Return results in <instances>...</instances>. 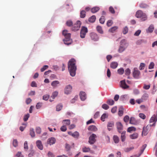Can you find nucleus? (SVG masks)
I'll use <instances>...</instances> for the list:
<instances>
[{
	"label": "nucleus",
	"instance_id": "f257e3e1",
	"mask_svg": "<svg viewBox=\"0 0 157 157\" xmlns=\"http://www.w3.org/2000/svg\"><path fill=\"white\" fill-rule=\"evenodd\" d=\"M76 61L74 59H71L68 62V67L70 75L74 76L76 74V66L75 65Z\"/></svg>",
	"mask_w": 157,
	"mask_h": 157
},
{
	"label": "nucleus",
	"instance_id": "f03ea898",
	"mask_svg": "<svg viewBox=\"0 0 157 157\" xmlns=\"http://www.w3.org/2000/svg\"><path fill=\"white\" fill-rule=\"evenodd\" d=\"M136 16L138 18H141L142 21L146 20L147 18L146 14L141 10H138L136 12Z\"/></svg>",
	"mask_w": 157,
	"mask_h": 157
},
{
	"label": "nucleus",
	"instance_id": "7ed1b4c3",
	"mask_svg": "<svg viewBox=\"0 0 157 157\" xmlns=\"http://www.w3.org/2000/svg\"><path fill=\"white\" fill-rule=\"evenodd\" d=\"M121 44L118 51L119 53H121L125 50L127 46V44L126 42V40H122L121 41Z\"/></svg>",
	"mask_w": 157,
	"mask_h": 157
},
{
	"label": "nucleus",
	"instance_id": "20e7f679",
	"mask_svg": "<svg viewBox=\"0 0 157 157\" xmlns=\"http://www.w3.org/2000/svg\"><path fill=\"white\" fill-rule=\"evenodd\" d=\"M71 34L69 33L64 36L65 38L63 40L65 44L69 45L71 44L72 40L71 38Z\"/></svg>",
	"mask_w": 157,
	"mask_h": 157
},
{
	"label": "nucleus",
	"instance_id": "39448f33",
	"mask_svg": "<svg viewBox=\"0 0 157 157\" xmlns=\"http://www.w3.org/2000/svg\"><path fill=\"white\" fill-rule=\"evenodd\" d=\"M88 32V29L85 26H82L80 32V37L82 38H84L85 37L86 34Z\"/></svg>",
	"mask_w": 157,
	"mask_h": 157
},
{
	"label": "nucleus",
	"instance_id": "423d86ee",
	"mask_svg": "<svg viewBox=\"0 0 157 157\" xmlns=\"http://www.w3.org/2000/svg\"><path fill=\"white\" fill-rule=\"evenodd\" d=\"M81 25V22L80 21H77L76 23L73 25L71 30L74 31H77L79 29Z\"/></svg>",
	"mask_w": 157,
	"mask_h": 157
},
{
	"label": "nucleus",
	"instance_id": "0eeeda50",
	"mask_svg": "<svg viewBox=\"0 0 157 157\" xmlns=\"http://www.w3.org/2000/svg\"><path fill=\"white\" fill-rule=\"evenodd\" d=\"M116 125L117 131L119 133H121L123 129V126L121 122H118L116 123Z\"/></svg>",
	"mask_w": 157,
	"mask_h": 157
},
{
	"label": "nucleus",
	"instance_id": "6e6552de",
	"mask_svg": "<svg viewBox=\"0 0 157 157\" xmlns=\"http://www.w3.org/2000/svg\"><path fill=\"white\" fill-rule=\"evenodd\" d=\"M140 71L134 69V71L133 72V77L136 79H138L140 78Z\"/></svg>",
	"mask_w": 157,
	"mask_h": 157
},
{
	"label": "nucleus",
	"instance_id": "1a4fd4ad",
	"mask_svg": "<svg viewBox=\"0 0 157 157\" xmlns=\"http://www.w3.org/2000/svg\"><path fill=\"white\" fill-rule=\"evenodd\" d=\"M72 87L70 85L67 86L64 89V93L65 94H68L71 91Z\"/></svg>",
	"mask_w": 157,
	"mask_h": 157
},
{
	"label": "nucleus",
	"instance_id": "9d476101",
	"mask_svg": "<svg viewBox=\"0 0 157 157\" xmlns=\"http://www.w3.org/2000/svg\"><path fill=\"white\" fill-rule=\"evenodd\" d=\"M96 137V135L94 134H92L91 135L89 138V142L90 144H93L95 141V138Z\"/></svg>",
	"mask_w": 157,
	"mask_h": 157
},
{
	"label": "nucleus",
	"instance_id": "9b49d317",
	"mask_svg": "<svg viewBox=\"0 0 157 157\" xmlns=\"http://www.w3.org/2000/svg\"><path fill=\"white\" fill-rule=\"evenodd\" d=\"M80 98L81 100L84 101L86 98V94L84 92L82 91L79 94Z\"/></svg>",
	"mask_w": 157,
	"mask_h": 157
},
{
	"label": "nucleus",
	"instance_id": "f8f14e48",
	"mask_svg": "<svg viewBox=\"0 0 157 157\" xmlns=\"http://www.w3.org/2000/svg\"><path fill=\"white\" fill-rule=\"evenodd\" d=\"M121 86L124 89H126L129 87V86L126 84L125 80L121 81Z\"/></svg>",
	"mask_w": 157,
	"mask_h": 157
},
{
	"label": "nucleus",
	"instance_id": "ddd939ff",
	"mask_svg": "<svg viewBox=\"0 0 157 157\" xmlns=\"http://www.w3.org/2000/svg\"><path fill=\"white\" fill-rule=\"evenodd\" d=\"M90 37L91 39L94 41L97 40L98 39L97 34L94 33H92L91 34Z\"/></svg>",
	"mask_w": 157,
	"mask_h": 157
},
{
	"label": "nucleus",
	"instance_id": "4468645a",
	"mask_svg": "<svg viewBox=\"0 0 157 157\" xmlns=\"http://www.w3.org/2000/svg\"><path fill=\"white\" fill-rule=\"evenodd\" d=\"M114 125V122L113 121H110L108 122L107 127L109 131L111 130V128H112L113 127Z\"/></svg>",
	"mask_w": 157,
	"mask_h": 157
},
{
	"label": "nucleus",
	"instance_id": "2eb2a0df",
	"mask_svg": "<svg viewBox=\"0 0 157 157\" xmlns=\"http://www.w3.org/2000/svg\"><path fill=\"white\" fill-rule=\"evenodd\" d=\"M56 139L53 137H51L48 139V143L50 145L53 144L55 143Z\"/></svg>",
	"mask_w": 157,
	"mask_h": 157
},
{
	"label": "nucleus",
	"instance_id": "dca6fc26",
	"mask_svg": "<svg viewBox=\"0 0 157 157\" xmlns=\"http://www.w3.org/2000/svg\"><path fill=\"white\" fill-rule=\"evenodd\" d=\"M37 146L40 150H42L43 149V146L42 143L40 140H37L36 142Z\"/></svg>",
	"mask_w": 157,
	"mask_h": 157
},
{
	"label": "nucleus",
	"instance_id": "f3484780",
	"mask_svg": "<svg viewBox=\"0 0 157 157\" xmlns=\"http://www.w3.org/2000/svg\"><path fill=\"white\" fill-rule=\"evenodd\" d=\"M125 133V131H123V132H121V140L123 142L125 141L126 139Z\"/></svg>",
	"mask_w": 157,
	"mask_h": 157
},
{
	"label": "nucleus",
	"instance_id": "a211bd4d",
	"mask_svg": "<svg viewBox=\"0 0 157 157\" xmlns=\"http://www.w3.org/2000/svg\"><path fill=\"white\" fill-rule=\"evenodd\" d=\"M118 66V63L116 62H112L110 64V67L113 69L116 68Z\"/></svg>",
	"mask_w": 157,
	"mask_h": 157
},
{
	"label": "nucleus",
	"instance_id": "6ab92c4d",
	"mask_svg": "<svg viewBox=\"0 0 157 157\" xmlns=\"http://www.w3.org/2000/svg\"><path fill=\"white\" fill-rule=\"evenodd\" d=\"M129 123L132 124H136L137 123V121L134 117H132L130 118Z\"/></svg>",
	"mask_w": 157,
	"mask_h": 157
},
{
	"label": "nucleus",
	"instance_id": "aec40b11",
	"mask_svg": "<svg viewBox=\"0 0 157 157\" xmlns=\"http://www.w3.org/2000/svg\"><path fill=\"white\" fill-rule=\"evenodd\" d=\"M89 131H95L97 130V128L94 125H90L88 128Z\"/></svg>",
	"mask_w": 157,
	"mask_h": 157
},
{
	"label": "nucleus",
	"instance_id": "412c9836",
	"mask_svg": "<svg viewBox=\"0 0 157 157\" xmlns=\"http://www.w3.org/2000/svg\"><path fill=\"white\" fill-rule=\"evenodd\" d=\"M58 92L56 91L54 92L52 94V95L51 97V98H52V99H51V98L50 99V101L51 102L53 101V99L55 98L57 96L58 94Z\"/></svg>",
	"mask_w": 157,
	"mask_h": 157
},
{
	"label": "nucleus",
	"instance_id": "4be33fe9",
	"mask_svg": "<svg viewBox=\"0 0 157 157\" xmlns=\"http://www.w3.org/2000/svg\"><path fill=\"white\" fill-rule=\"evenodd\" d=\"M108 117V114L107 113H104L101 116V120L102 121H105V119L107 118Z\"/></svg>",
	"mask_w": 157,
	"mask_h": 157
},
{
	"label": "nucleus",
	"instance_id": "5701e85b",
	"mask_svg": "<svg viewBox=\"0 0 157 157\" xmlns=\"http://www.w3.org/2000/svg\"><path fill=\"white\" fill-rule=\"evenodd\" d=\"M59 84V82L58 81L56 80L52 82L51 83V85L53 87H56Z\"/></svg>",
	"mask_w": 157,
	"mask_h": 157
},
{
	"label": "nucleus",
	"instance_id": "b1692460",
	"mask_svg": "<svg viewBox=\"0 0 157 157\" xmlns=\"http://www.w3.org/2000/svg\"><path fill=\"white\" fill-rule=\"evenodd\" d=\"M113 139L114 142L116 144H117L119 141V138L117 135H114L113 137Z\"/></svg>",
	"mask_w": 157,
	"mask_h": 157
},
{
	"label": "nucleus",
	"instance_id": "393cba45",
	"mask_svg": "<svg viewBox=\"0 0 157 157\" xmlns=\"http://www.w3.org/2000/svg\"><path fill=\"white\" fill-rule=\"evenodd\" d=\"M79 136V134L78 132L77 131H75L73 133L72 136L74 138L77 139L78 138Z\"/></svg>",
	"mask_w": 157,
	"mask_h": 157
},
{
	"label": "nucleus",
	"instance_id": "a878e982",
	"mask_svg": "<svg viewBox=\"0 0 157 157\" xmlns=\"http://www.w3.org/2000/svg\"><path fill=\"white\" fill-rule=\"evenodd\" d=\"M138 136V134L137 133H134L133 134L130 135V138L132 139L137 138Z\"/></svg>",
	"mask_w": 157,
	"mask_h": 157
},
{
	"label": "nucleus",
	"instance_id": "bb28decb",
	"mask_svg": "<svg viewBox=\"0 0 157 157\" xmlns=\"http://www.w3.org/2000/svg\"><path fill=\"white\" fill-rule=\"evenodd\" d=\"M96 20V17L95 16H92L88 19V21L91 23L94 22Z\"/></svg>",
	"mask_w": 157,
	"mask_h": 157
},
{
	"label": "nucleus",
	"instance_id": "cd10ccee",
	"mask_svg": "<svg viewBox=\"0 0 157 157\" xmlns=\"http://www.w3.org/2000/svg\"><path fill=\"white\" fill-rule=\"evenodd\" d=\"M86 12L84 10H82L81 11L80 13V17L81 18H84L86 15Z\"/></svg>",
	"mask_w": 157,
	"mask_h": 157
},
{
	"label": "nucleus",
	"instance_id": "c85d7f7f",
	"mask_svg": "<svg viewBox=\"0 0 157 157\" xmlns=\"http://www.w3.org/2000/svg\"><path fill=\"white\" fill-rule=\"evenodd\" d=\"M147 144H144L141 147V149L140 150V153L139 154V156H140L141 155V154L143 152Z\"/></svg>",
	"mask_w": 157,
	"mask_h": 157
},
{
	"label": "nucleus",
	"instance_id": "c756f323",
	"mask_svg": "<svg viewBox=\"0 0 157 157\" xmlns=\"http://www.w3.org/2000/svg\"><path fill=\"white\" fill-rule=\"evenodd\" d=\"M118 27L117 26H114L112 27L111 28L109 29V31L111 33H114L115 31L117 29Z\"/></svg>",
	"mask_w": 157,
	"mask_h": 157
},
{
	"label": "nucleus",
	"instance_id": "7c9ffc66",
	"mask_svg": "<svg viewBox=\"0 0 157 157\" xmlns=\"http://www.w3.org/2000/svg\"><path fill=\"white\" fill-rule=\"evenodd\" d=\"M63 122L66 125H69L70 124V120L69 119L64 120Z\"/></svg>",
	"mask_w": 157,
	"mask_h": 157
},
{
	"label": "nucleus",
	"instance_id": "2f4dec72",
	"mask_svg": "<svg viewBox=\"0 0 157 157\" xmlns=\"http://www.w3.org/2000/svg\"><path fill=\"white\" fill-rule=\"evenodd\" d=\"M30 134L32 137H34L35 136V132L34 129L33 128L30 129Z\"/></svg>",
	"mask_w": 157,
	"mask_h": 157
},
{
	"label": "nucleus",
	"instance_id": "473e14b6",
	"mask_svg": "<svg viewBox=\"0 0 157 157\" xmlns=\"http://www.w3.org/2000/svg\"><path fill=\"white\" fill-rule=\"evenodd\" d=\"M136 128L133 127H131L128 128L127 129V132H131L132 131H135Z\"/></svg>",
	"mask_w": 157,
	"mask_h": 157
},
{
	"label": "nucleus",
	"instance_id": "72a5a7b5",
	"mask_svg": "<svg viewBox=\"0 0 157 157\" xmlns=\"http://www.w3.org/2000/svg\"><path fill=\"white\" fill-rule=\"evenodd\" d=\"M105 20V17L104 16H101L99 19L100 22L103 24L104 23Z\"/></svg>",
	"mask_w": 157,
	"mask_h": 157
},
{
	"label": "nucleus",
	"instance_id": "f704fd0d",
	"mask_svg": "<svg viewBox=\"0 0 157 157\" xmlns=\"http://www.w3.org/2000/svg\"><path fill=\"white\" fill-rule=\"evenodd\" d=\"M107 103L110 105H113L114 104V101L113 100L109 99L107 101Z\"/></svg>",
	"mask_w": 157,
	"mask_h": 157
},
{
	"label": "nucleus",
	"instance_id": "c9c22d12",
	"mask_svg": "<svg viewBox=\"0 0 157 157\" xmlns=\"http://www.w3.org/2000/svg\"><path fill=\"white\" fill-rule=\"evenodd\" d=\"M124 69L123 68H121L117 70V72L120 75H122L124 73Z\"/></svg>",
	"mask_w": 157,
	"mask_h": 157
},
{
	"label": "nucleus",
	"instance_id": "e433bc0d",
	"mask_svg": "<svg viewBox=\"0 0 157 157\" xmlns=\"http://www.w3.org/2000/svg\"><path fill=\"white\" fill-rule=\"evenodd\" d=\"M63 106L62 105L59 104L58 105L56 106V110L59 111L62 108Z\"/></svg>",
	"mask_w": 157,
	"mask_h": 157
},
{
	"label": "nucleus",
	"instance_id": "4c0bfd02",
	"mask_svg": "<svg viewBox=\"0 0 157 157\" xmlns=\"http://www.w3.org/2000/svg\"><path fill=\"white\" fill-rule=\"evenodd\" d=\"M82 151L84 152H88L90 151V149L89 147H84L82 148Z\"/></svg>",
	"mask_w": 157,
	"mask_h": 157
},
{
	"label": "nucleus",
	"instance_id": "58836bf2",
	"mask_svg": "<svg viewBox=\"0 0 157 157\" xmlns=\"http://www.w3.org/2000/svg\"><path fill=\"white\" fill-rule=\"evenodd\" d=\"M147 128H143V130L142 132V134L144 136H146L147 134Z\"/></svg>",
	"mask_w": 157,
	"mask_h": 157
},
{
	"label": "nucleus",
	"instance_id": "ea45409f",
	"mask_svg": "<svg viewBox=\"0 0 157 157\" xmlns=\"http://www.w3.org/2000/svg\"><path fill=\"white\" fill-rule=\"evenodd\" d=\"M128 31V28L127 26L124 27L123 30V33L124 34H126Z\"/></svg>",
	"mask_w": 157,
	"mask_h": 157
},
{
	"label": "nucleus",
	"instance_id": "a19ab883",
	"mask_svg": "<svg viewBox=\"0 0 157 157\" xmlns=\"http://www.w3.org/2000/svg\"><path fill=\"white\" fill-rule=\"evenodd\" d=\"M91 10L92 13H95L98 11V8L97 7H94L92 8Z\"/></svg>",
	"mask_w": 157,
	"mask_h": 157
},
{
	"label": "nucleus",
	"instance_id": "79ce46f5",
	"mask_svg": "<svg viewBox=\"0 0 157 157\" xmlns=\"http://www.w3.org/2000/svg\"><path fill=\"white\" fill-rule=\"evenodd\" d=\"M113 23V21H112L111 20H109L107 21L106 25L107 26L109 27L112 25Z\"/></svg>",
	"mask_w": 157,
	"mask_h": 157
},
{
	"label": "nucleus",
	"instance_id": "37998d69",
	"mask_svg": "<svg viewBox=\"0 0 157 157\" xmlns=\"http://www.w3.org/2000/svg\"><path fill=\"white\" fill-rule=\"evenodd\" d=\"M154 29V27L153 25H151L148 28V31L150 33H152Z\"/></svg>",
	"mask_w": 157,
	"mask_h": 157
},
{
	"label": "nucleus",
	"instance_id": "c03bdc74",
	"mask_svg": "<svg viewBox=\"0 0 157 157\" xmlns=\"http://www.w3.org/2000/svg\"><path fill=\"white\" fill-rule=\"evenodd\" d=\"M124 121L125 123H127L128 121L129 120V117L128 115L125 116L124 118Z\"/></svg>",
	"mask_w": 157,
	"mask_h": 157
},
{
	"label": "nucleus",
	"instance_id": "a18cd8bd",
	"mask_svg": "<svg viewBox=\"0 0 157 157\" xmlns=\"http://www.w3.org/2000/svg\"><path fill=\"white\" fill-rule=\"evenodd\" d=\"M102 108L105 110H107L109 109V107L107 105L105 104L102 105Z\"/></svg>",
	"mask_w": 157,
	"mask_h": 157
},
{
	"label": "nucleus",
	"instance_id": "49530a36",
	"mask_svg": "<svg viewBox=\"0 0 157 157\" xmlns=\"http://www.w3.org/2000/svg\"><path fill=\"white\" fill-rule=\"evenodd\" d=\"M131 71L129 68H127L125 70V74L127 75H129L130 74Z\"/></svg>",
	"mask_w": 157,
	"mask_h": 157
},
{
	"label": "nucleus",
	"instance_id": "de8ad7c7",
	"mask_svg": "<svg viewBox=\"0 0 157 157\" xmlns=\"http://www.w3.org/2000/svg\"><path fill=\"white\" fill-rule=\"evenodd\" d=\"M145 66L144 63H140L139 67V69L140 70H142L144 69V67Z\"/></svg>",
	"mask_w": 157,
	"mask_h": 157
},
{
	"label": "nucleus",
	"instance_id": "09e8293b",
	"mask_svg": "<svg viewBox=\"0 0 157 157\" xmlns=\"http://www.w3.org/2000/svg\"><path fill=\"white\" fill-rule=\"evenodd\" d=\"M24 149L27 151L28 149V145L27 142V141H25L24 144Z\"/></svg>",
	"mask_w": 157,
	"mask_h": 157
},
{
	"label": "nucleus",
	"instance_id": "8fccbe9b",
	"mask_svg": "<svg viewBox=\"0 0 157 157\" xmlns=\"http://www.w3.org/2000/svg\"><path fill=\"white\" fill-rule=\"evenodd\" d=\"M29 114H27L25 115L24 116V121H27L29 118Z\"/></svg>",
	"mask_w": 157,
	"mask_h": 157
},
{
	"label": "nucleus",
	"instance_id": "3c124183",
	"mask_svg": "<svg viewBox=\"0 0 157 157\" xmlns=\"http://www.w3.org/2000/svg\"><path fill=\"white\" fill-rule=\"evenodd\" d=\"M13 145L14 147H16L18 145V142L16 139H14L13 141Z\"/></svg>",
	"mask_w": 157,
	"mask_h": 157
},
{
	"label": "nucleus",
	"instance_id": "603ef678",
	"mask_svg": "<svg viewBox=\"0 0 157 157\" xmlns=\"http://www.w3.org/2000/svg\"><path fill=\"white\" fill-rule=\"evenodd\" d=\"M48 65H44L42 68L41 69L40 71L41 72H43L47 69H48Z\"/></svg>",
	"mask_w": 157,
	"mask_h": 157
},
{
	"label": "nucleus",
	"instance_id": "864d4df0",
	"mask_svg": "<svg viewBox=\"0 0 157 157\" xmlns=\"http://www.w3.org/2000/svg\"><path fill=\"white\" fill-rule=\"evenodd\" d=\"M66 24L67 26H71L72 25L73 23L71 21L68 20L67 21Z\"/></svg>",
	"mask_w": 157,
	"mask_h": 157
},
{
	"label": "nucleus",
	"instance_id": "5fc2aeb1",
	"mask_svg": "<svg viewBox=\"0 0 157 157\" xmlns=\"http://www.w3.org/2000/svg\"><path fill=\"white\" fill-rule=\"evenodd\" d=\"M154 65L155 64L153 62H151L148 68L149 69H152L153 68Z\"/></svg>",
	"mask_w": 157,
	"mask_h": 157
},
{
	"label": "nucleus",
	"instance_id": "6e6d98bb",
	"mask_svg": "<svg viewBox=\"0 0 157 157\" xmlns=\"http://www.w3.org/2000/svg\"><path fill=\"white\" fill-rule=\"evenodd\" d=\"M109 12L112 13L114 14L115 12L112 6H110L109 8Z\"/></svg>",
	"mask_w": 157,
	"mask_h": 157
},
{
	"label": "nucleus",
	"instance_id": "4d7b16f0",
	"mask_svg": "<svg viewBox=\"0 0 157 157\" xmlns=\"http://www.w3.org/2000/svg\"><path fill=\"white\" fill-rule=\"evenodd\" d=\"M60 130L63 132H65L66 131L67 128L65 125H63L60 128Z\"/></svg>",
	"mask_w": 157,
	"mask_h": 157
},
{
	"label": "nucleus",
	"instance_id": "13d9d810",
	"mask_svg": "<svg viewBox=\"0 0 157 157\" xmlns=\"http://www.w3.org/2000/svg\"><path fill=\"white\" fill-rule=\"evenodd\" d=\"M139 117L143 119H144L146 118V116L143 113H140L139 114Z\"/></svg>",
	"mask_w": 157,
	"mask_h": 157
},
{
	"label": "nucleus",
	"instance_id": "bf43d9fd",
	"mask_svg": "<svg viewBox=\"0 0 157 157\" xmlns=\"http://www.w3.org/2000/svg\"><path fill=\"white\" fill-rule=\"evenodd\" d=\"M41 132V129L40 128L37 127L36 129V132L37 133L40 134Z\"/></svg>",
	"mask_w": 157,
	"mask_h": 157
},
{
	"label": "nucleus",
	"instance_id": "052dcab7",
	"mask_svg": "<svg viewBox=\"0 0 157 157\" xmlns=\"http://www.w3.org/2000/svg\"><path fill=\"white\" fill-rule=\"evenodd\" d=\"M49 96L48 95H45L43 97V99L45 101L47 100L49 98Z\"/></svg>",
	"mask_w": 157,
	"mask_h": 157
},
{
	"label": "nucleus",
	"instance_id": "680f3d73",
	"mask_svg": "<svg viewBox=\"0 0 157 157\" xmlns=\"http://www.w3.org/2000/svg\"><path fill=\"white\" fill-rule=\"evenodd\" d=\"M42 103L40 102L38 103L36 106V108L37 109H40L42 106Z\"/></svg>",
	"mask_w": 157,
	"mask_h": 157
},
{
	"label": "nucleus",
	"instance_id": "e2e57ef3",
	"mask_svg": "<svg viewBox=\"0 0 157 157\" xmlns=\"http://www.w3.org/2000/svg\"><path fill=\"white\" fill-rule=\"evenodd\" d=\"M150 87V85H146V84H144V86H143V88L145 90H148L149 89Z\"/></svg>",
	"mask_w": 157,
	"mask_h": 157
},
{
	"label": "nucleus",
	"instance_id": "0e129e2a",
	"mask_svg": "<svg viewBox=\"0 0 157 157\" xmlns=\"http://www.w3.org/2000/svg\"><path fill=\"white\" fill-rule=\"evenodd\" d=\"M107 75L108 77L110 78L111 75V73L109 69H107Z\"/></svg>",
	"mask_w": 157,
	"mask_h": 157
},
{
	"label": "nucleus",
	"instance_id": "69168bd1",
	"mask_svg": "<svg viewBox=\"0 0 157 157\" xmlns=\"http://www.w3.org/2000/svg\"><path fill=\"white\" fill-rule=\"evenodd\" d=\"M141 30H137L134 33V35L136 36H138L141 33Z\"/></svg>",
	"mask_w": 157,
	"mask_h": 157
},
{
	"label": "nucleus",
	"instance_id": "338daca9",
	"mask_svg": "<svg viewBox=\"0 0 157 157\" xmlns=\"http://www.w3.org/2000/svg\"><path fill=\"white\" fill-rule=\"evenodd\" d=\"M134 147H128L126 148L125 150V152H128L131 151V150L133 149Z\"/></svg>",
	"mask_w": 157,
	"mask_h": 157
},
{
	"label": "nucleus",
	"instance_id": "774afa93",
	"mask_svg": "<svg viewBox=\"0 0 157 157\" xmlns=\"http://www.w3.org/2000/svg\"><path fill=\"white\" fill-rule=\"evenodd\" d=\"M94 122V121H93L92 119H91L90 120L88 121L86 124L87 125L91 123H93Z\"/></svg>",
	"mask_w": 157,
	"mask_h": 157
}]
</instances>
